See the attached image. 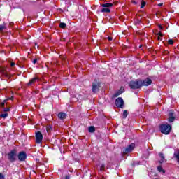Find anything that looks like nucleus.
<instances>
[{
	"mask_svg": "<svg viewBox=\"0 0 179 179\" xmlns=\"http://www.w3.org/2000/svg\"><path fill=\"white\" fill-rule=\"evenodd\" d=\"M102 8H111L113 3H106L101 5Z\"/></svg>",
	"mask_w": 179,
	"mask_h": 179,
	"instance_id": "14",
	"label": "nucleus"
},
{
	"mask_svg": "<svg viewBox=\"0 0 179 179\" xmlns=\"http://www.w3.org/2000/svg\"><path fill=\"white\" fill-rule=\"evenodd\" d=\"M88 131H89V132H94V131H96V129H94V127H93V126H90V127H89V129H88Z\"/></svg>",
	"mask_w": 179,
	"mask_h": 179,
	"instance_id": "18",
	"label": "nucleus"
},
{
	"mask_svg": "<svg viewBox=\"0 0 179 179\" xmlns=\"http://www.w3.org/2000/svg\"><path fill=\"white\" fill-rule=\"evenodd\" d=\"M8 100H10V98L5 99L3 102L1 103V107L2 108H5V103H6V101H8Z\"/></svg>",
	"mask_w": 179,
	"mask_h": 179,
	"instance_id": "17",
	"label": "nucleus"
},
{
	"mask_svg": "<svg viewBox=\"0 0 179 179\" xmlns=\"http://www.w3.org/2000/svg\"><path fill=\"white\" fill-rule=\"evenodd\" d=\"M115 105L118 108H124V99L121 97H118L115 100Z\"/></svg>",
	"mask_w": 179,
	"mask_h": 179,
	"instance_id": "5",
	"label": "nucleus"
},
{
	"mask_svg": "<svg viewBox=\"0 0 179 179\" xmlns=\"http://www.w3.org/2000/svg\"><path fill=\"white\" fill-rule=\"evenodd\" d=\"M108 41H113V38L110 36H108Z\"/></svg>",
	"mask_w": 179,
	"mask_h": 179,
	"instance_id": "31",
	"label": "nucleus"
},
{
	"mask_svg": "<svg viewBox=\"0 0 179 179\" xmlns=\"http://www.w3.org/2000/svg\"><path fill=\"white\" fill-rule=\"evenodd\" d=\"M10 66H15V62H11Z\"/></svg>",
	"mask_w": 179,
	"mask_h": 179,
	"instance_id": "33",
	"label": "nucleus"
},
{
	"mask_svg": "<svg viewBox=\"0 0 179 179\" xmlns=\"http://www.w3.org/2000/svg\"><path fill=\"white\" fill-rule=\"evenodd\" d=\"M159 157H161V159L159 160V163H164V155L163 153H159Z\"/></svg>",
	"mask_w": 179,
	"mask_h": 179,
	"instance_id": "15",
	"label": "nucleus"
},
{
	"mask_svg": "<svg viewBox=\"0 0 179 179\" xmlns=\"http://www.w3.org/2000/svg\"><path fill=\"white\" fill-rule=\"evenodd\" d=\"M59 27H61V29H65V27H66V24L62 22L59 24Z\"/></svg>",
	"mask_w": 179,
	"mask_h": 179,
	"instance_id": "19",
	"label": "nucleus"
},
{
	"mask_svg": "<svg viewBox=\"0 0 179 179\" xmlns=\"http://www.w3.org/2000/svg\"><path fill=\"white\" fill-rule=\"evenodd\" d=\"M135 149V143H131V145H128L125 149L123 150V153H129L132 152Z\"/></svg>",
	"mask_w": 179,
	"mask_h": 179,
	"instance_id": "7",
	"label": "nucleus"
},
{
	"mask_svg": "<svg viewBox=\"0 0 179 179\" xmlns=\"http://www.w3.org/2000/svg\"><path fill=\"white\" fill-rule=\"evenodd\" d=\"M157 170L158 171H159V173H164V170H163V168L162 166H158Z\"/></svg>",
	"mask_w": 179,
	"mask_h": 179,
	"instance_id": "25",
	"label": "nucleus"
},
{
	"mask_svg": "<svg viewBox=\"0 0 179 179\" xmlns=\"http://www.w3.org/2000/svg\"><path fill=\"white\" fill-rule=\"evenodd\" d=\"M157 38H158V40H160V36H158Z\"/></svg>",
	"mask_w": 179,
	"mask_h": 179,
	"instance_id": "38",
	"label": "nucleus"
},
{
	"mask_svg": "<svg viewBox=\"0 0 179 179\" xmlns=\"http://www.w3.org/2000/svg\"><path fill=\"white\" fill-rule=\"evenodd\" d=\"M150 85H152V80L150 78H147L144 80H141V87L142 86H149Z\"/></svg>",
	"mask_w": 179,
	"mask_h": 179,
	"instance_id": "9",
	"label": "nucleus"
},
{
	"mask_svg": "<svg viewBox=\"0 0 179 179\" xmlns=\"http://www.w3.org/2000/svg\"><path fill=\"white\" fill-rule=\"evenodd\" d=\"M158 6H163V3H160L159 4H158Z\"/></svg>",
	"mask_w": 179,
	"mask_h": 179,
	"instance_id": "35",
	"label": "nucleus"
},
{
	"mask_svg": "<svg viewBox=\"0 0 179 179\" xmlns=\"http://www.w3.org/2000/svg\"><path fill=\"white\" fill-rule=\"evenodd\" d=\"M58 117L60 120H65V118H66V113H59L58 114Z\"/></svg>",
	"mask_w": 179,
	"mask_h": 179,
	"instance_id": "13",
	"label": "nucleus"
},
{
	"mask_svg": "<svg viewBox=\"0 0 179 179\" xmlns=\"http://www.w3.org/2000/svg\"><path fill=\"white\" fill-rule=\"evenodd\" d=\"M1 73H2V75H4V76H8V74H6V73L5 72V70L1 69Z\"/></svg>",
	"mask_w": 179,
	"mask_h": 179,
	"instance_id": "26",
	"label": "nucleus"
},
{
	"mask_svg": "<svg viewBox=\"0 0 179 179\" xmlns=\"http://www.w3.org/2000/svg\"><path fill=\"white\" fill-rule=\"evenodd\" d=\"M17 158L20 160V162H24L26 159H27V154L24 151L20 152Z\"/></svg>",
	"mask_w": 179,
	"mask_h": 179,
	"instance_id": "6",
	"label": "nucleus"
},
{
	"mask_svg": "<svg viewBox=\"0 0 179 179\" xmlns=\"http://www.w3.org/2000/svg\"><path fill=\"white\" fill-rule=\"evenodd\" d=\"M159 128L162 134H164V135H169L170 131H171V126L169 124H161Z\"/></svg>",
	"mask_w": 179,
	"mask_h": 179,
	"instance_id": "1",
	"label": "nucleus"
},
{
	"mask_svg": "<svg viewBox=\"0 0 179 179\" xmlns=\"http://www.w3.org/2000/svg\"><path fill=\"white\" fill-rule=\"evenodd\" d=\"M169 44H171V45H173V44H174V41H173L172 39H170L168 41Z\"/></svg>",
	"mask_w": 179,
	"mask_h": 179,
	"instance_id": "27",
	"label": "nucleus"
},
{
	"mask_svg": "<svg viewBox=\"0 0 179 179\" xmlns=\"http://www.w3.org/2000/svg\"><path fill=\"white\" fill-rule=\"evenodd\" d=\"M145 6H146V2L142 0L141 8L143 9V8H145Z\"/></svg>",
	"mask_w": 179,
	"mask_h": 179,
	"instance_id": "20",
	"label": "nucleus"
},
{
	"mask_svg": "<svg viewBox=\"0 0 179 179\" xmlns=\"http://www.w3.org/2000/svg\"><path fill=\"white\" fill-rule=\"evenodd\" d=\"M100 90V83L97 80H94L92 83V92L93 93H97Z\"/></svg>",
	"mask_w": 179,
	"mask_h": 179,
	"instance_id": "4",
	"label": "nucleus"
},
{
	"mask_svg": "<svg viewBox=\"0 0 179 179\" xmlns=\"http://www.w3.org/2000/svg\"><path fill=\"white\" fill-rule=\"evenodd\" d=\"M127 117H128V111L124 110L123 112V118L125 119V118H127Z\"/></svg>",
	"mask_w": 179,
	"mask_h": 179,
	"instance_id": "22",
	"label": "nucleus"
},
{
	"mask_svg": "<svg viewBox=\"0 0 179 179\" xmlns=\"http://www.w3.org/2000/svg\"><path fill=\"white\" fill-rule=\"evenodd\" d=\"M8 113H3L0 115V118H6L8 117Z\"/></svg>",
	"mask_w": 179,
	"mask_h": 179,
	"instance_id": "24",
	"label": "nucleus"
},
{
	"mask_svg": "<svg viewBox=\"0 0 179 179\" xmlns=\"http://www.w3.org/2000/svg\"><path fill=\"white\" fill-rule=\"evenodd\" d=\"M122 93H124V87H122L120 90L114 94L113 96L114 97H118V96H120V94H122Z\"/></svg>",
	"mask_w": 179,
	"mask_h": 179,
	"instance_id": "12",
	"label": "nucleus"
},
{
	"mask_svg": "<svg viewBox=\"0 0 179 179\" xmlns=\"http://www.w3.org/2000/svg\"><path fill=\"white\" fill-rule=\"evenodd\" d=\"M159 29H161V30H162L163 29V27H162L161 25L159 26Z\"/></svg>",
	"mask_w": 179,
	"mask_h": 179,
	"instance_id": "36",
	"label": "nucleus"
},
{
	"mask_svg": "<svg viewBox=\"0 0 179 179\" xmlns=\"http://www.w3.org/2000/svg\"><path fill=\"white\" fill-rule=\"evenodd\" d=\"M36 139L37 143H41V141H43V134H41V132L38 131L36 134Z\"/></svg>",
	"mask_w": 179,
	"mask_h": 179,
	"instance_id": "8",
	"label": "nucleus"
},
{
	"mask_svg": "<svg viewBox=\"0 0 179 179\" xmlns=\"http://www.w3.org/2000/svg\"><path fill=\"white\" fill-rule=\"evenodd\" d=\"M38 80V78L34 77V78L30 80V81L27 83V86H31V85H34V83H36V82H37Z\"/></svg>",
	"mask_w": 179,
	"mask_h": 179,
	"instance_id": "11",
	"label": "nucleus"
},
{
	"mask_svg": "<svg viewBox=\"0 0 179 179\" xmlns=\"http://www.w3.org/2000/svg\"><path fill=\"white\" fill-rule=\"evenodd\" d=\"M178 2H179V0H178Z\"/></svg>",
	"mask_w": 179,
	"mask_h": 179,
	"instance_id": "39",
	"label": "nucleus"
},
{
	"mask_svg": "<svg viewBox=\"0 0 179 179\" xmlns=\"http://www.w3.org/2000/svg\"><path fill=\"white\" fill-rule=\"evenodd\" d=\"M169 115V122H174V120H176V117L174 116V111L171 110Z\"/></svg>",
	"mask_w": 179,
	"mask_h": 179,
	"instance_id": "10",
	"label": "nucleus"
},
{
	"mask_svg": "<svg viewBox=\"0 0 179 179\" xmlns=\"http://www.w3.org/2000/svg\"><path fill=\"white\" fill-rule=\"evenodd\" d=\"M3 113H8V111H10V108H3Z\"/></svg>",
	"mask_w": 179,
	"mask_h": 179,
	"instance_id": "23",
	"label": "nucleus"
},
{
	"mask_svg": "<svg viewBox=\"0 0 179 179\" xmlns=\"http://www.w3.org/2000/svg\"><path fill=\"white\" fill-rule=\"evenodd\" d=\"M104 169H106V165H104V164H101L100 171H104Z\"/></svg>",
	"mask_w": 179,
	"mask_h": 179,
	"instance_id": "21",
	"label": "nucleus"
},
{
	"mask_svg": "<svg viewBox=\"0 0 179 179\" xmlns=\"http://www.w3.org/2000/svg\"><path fill=\"white\" fill-rule=\"evenodd\" d=\"M65 179H69V176H66Z\"/></svg>",
	"mask_w": 179,
	"mask_h": 179,
	"instance_id": "37",
	"label": "nucleus"
},
{
	"mask_svg": "<svg viewBox=\"0 0 179 179\" xmlns=\"http://www.w3.org/2000/svg\"><path fill=\"white\" fill-rule=\"evenodd\" d=\"M132 3H134V5H136V3H136V1L135 0H134V1H132Z\"/></svg>",
	"mask_w": 179,
	"mask_h": 179,
	"instance_id": "34",
	"label": "nucleus"
},
{
	"mask_svg": "<svg viewBox=\"0 0 179 179\" xmlns=\"http://www.w3.org/2000/svg\"><path fill=\"white\" fill-rule=\"evenodd\" d=\"M157 36H159V37H163V34L159 32L157 34Z\"/></svg>",
	"mask_w": 179,
	"mask_h": 179,
	"instance_id": "30",
	"label": "nucleus"
},
{
	"mask_svg": "<svg viewBox=\"0 0 179 179\" xmlns=\"http://www.w3.org/2000/svg\"><path fill=\"white\" fill-rule=\"evenodd\" d=\"M4 29H6L4 25H0V31H2Z\"/></svg>",
	"mask_w": 179,
	"mask_h": 179,
	"instance_id": "28",
	"label": "nucleus"
},
{
	"mask_svg": "<svg viewBox=\"0 0 179 179\" xmlns=\"http://www.w3.org/2000/svg\"><path fill=\"white\" fill-rule=\"evenodd\" d=\"M8 160L11 162L13 163V162H16V159L17 157V155L16 152V150H11L8 154Z\"/></svg>",
	"mask_w": 179,
	"mask_h": 179,
	"instance_id": "3",
	"label": "nucleus"
},
{
	"mask_svg": "<svg viewBox=\"0 0 179 179\" xmlns=\"http://www.w3.org/2000/svg\"><path fill=\"white\" fill-rule=\"evenodd\" d=\"M32 62H33V64H37V59H34Z\"/></svg>",
	"mask_w": 179,
	"mask_h": 179,
	"instance_id": "32",
	"label": "nucleus"
},
{
	"mask_svg": "<svg viewBox=\"0 0 179 179\" xmlns=\"http://www.w3.org/2000/svg\"><path fill=\"white\" fill-rule=\"evenodd\" d=\"M129 85L131 89H141L142 87V80L131 81Z\"/></svg>",
	"mask_w": 179,
	"mask_h": 179,
	"instance_id": "2",
	"label": "nucleus"
},
{
	"mask_svg": "<svg viewBox=\"0 0 179 179\" xmlns=\"http://www.w3.org/2000/svg\"><path fill=\"white\" fill-rule=\"evenodd\" d=\"M0 179H5V176H3V174L0 173Z\"/></svg>",
	"mask_w": 179,
	"mask_h": 179,
	"instance_id": "29",
	"label": "nucleus"
},
{
	"mask_svg": "<svg viewBox=\"0 0 179 179\" xmlns=\"http://www.w3.org/2000/svg\"><path fill=\"white\" fill-rule=\"evenodd\" d=\"M101 12L103 13H110V12H111V10L110 8H103L101 10Z\"/></svg>",
	"mask_w": 179,
	"mask_h": 179,
	"instance_id": "16",
	"label": "nucleus"
}]
</instances>
